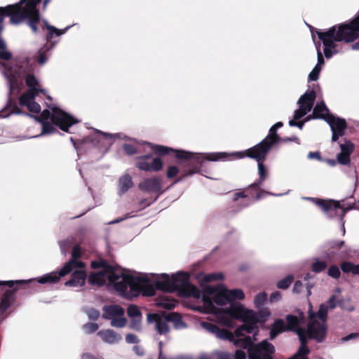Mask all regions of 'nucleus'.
Here are the masks:
<instances>
[{"instance_id":"a878e982","label":"nucleus","mask_w":359,"mask_h":359,"mask_svg":"<svg viewBox=\"0 0 359 359\" xmlns=\"http://www.w3.org/2000/svg\"><path fill=\"white\" fill-rule=\"evenodd\" d=\"M316 98V91L314 90H310L306 91L299 97L298 104L299 106H304V108H306L307 111H311L313 106Z\"/></svg>"},{"instance_id":"72a5a7b5","label":"nucleus","mask_w":359,"mask_h":359,"mask_svg":"<svg viewBox=\"0 0 359 359\" xmlns=\"http://www.w3.org/2000/svg\"><path fill=\"white\" fill-rule=\"evenodd\" d=\"M287 331L285 323L283 319H276L271 325L269 339L273 340L279 334Z\"/></svg>"},{"instance_id":"6e6d98bb","label":"nucleus","mask_w":359,"mask_h":359,"mask_svg":"<svg viewBox=\"0 0 359 359\" xmlns=\"http://www.w3.org/2000/svg\"><path fill=\"white\" fill-rule=\"evenodd\" d=\"M267 299V294L265 292H259L257 294L254 299V303L255 307L259 309L260 306H263Z\"/></svg>"},{"instance_id":"393cba45","label":"nucleus","mask_w":359,"mask_h":359,"mask_svg":"<svg viewBox=\"0 0 359 359\" xmlns=\"http://www.w3.org/2000/svg\"><path fill=\"white\" fill-rule=\"evenodd\" d=\"M162 280L155 281V285L158 290H161L165 292H173L174 285L172 283V278L169 277L167 273H163L161 275Z\"/></svg>"},{"instance_id":"6ab92c4d","label":"nucleus","mask_w":359,"mask_h":359,"mask_svg":"<svg viewBox=\"0 0 359 359\" xmlns=\"http://www.w3.org/2000/svg\"><path fill=\"white\" fill-rule=\"evenodd\" d=\"M345 242L340 240H334L327 241L324 245V248L327 251L325 257L329 259H332L337 255L339 250L345 247Z\"/></svg>"},{"instance_id":"7ed1b4c3","label":"nucleus","mask_w":359,"mask_h":359,"mask_svg":"<svg viewBox=\"0 0 359 359\" xmlns=\"http://www.w3.org/2000/svg\"><path fill=\"white\" fill-rule=\"evenodd\" d=\"M49 108L50 110L44 109L39 116L36 117L39 123H42L50 119L51 122L61 130L69 133V128L79 122L75 117L57 107L50 106Z\"/></svg>"},{"instance_id":"ea45409f","label":"nucleus","mask_w":359,"mask_h":359,"mask_svg":"<svg viewBox=\"0 0 359 359\" xmlns=\"http://www.w3.org/2000/svg\"><path fill=\"white\" fill-rule=\"evenodd\" d=\"M340 267L345 273H352L353 275H359V264H354L350 262H343L341 263Z\"/></svg>"},{"instance_id":"473e14b6","label":"nucleus","mask_w":359,"mask_h":359,"mask_svg":"<svg viewBox=\"0 0 359 359\" xmlns=\"http://www.w3.org/2000/svg\"><path fill=\"white\" fill-rule=\"evenodd\" d=\"M132 177L129 174H125L118 180V192L122 195L126 193L130 188L133 187Z\"/></svg>"},{"instance_id":"f704fd0d","label":"nucleus","mask_w":359,"mask_h":359,"mask_svg":"<svg viewBox=\"0 0 359 359\" xmlns=\"http://www.w3.org/2000/svg\"><path fill=\"white\" fill-rule=\"evenodd\" d=\"M149 145L154 153L159 156L174 154L175 157L176 158V151H180L159 144L149 143Z\"/></svg>"},{"instance_id":"3c124183","label":"nucleus","mask_w":359,"mask_h":359,"mask_svg":"<svg viewBox=\"0 0 359 359\" xmlns=\"http://www.w3.org/2000/svg\"><path fill=\"white\" fill-rule=\"evenodd\" d=\"M316 318L318 317L322 323H326L327 318V306L321 304L317 313H315Z\"/></svg>"},{"instance_id":"412c9836","label":"nucleus","mask_w":359,"mask_h":359,"mask_svg":"<svg viewBox=\"0 0 359 359\" xmlns=\"http://www.w3.org/2000/svg\"><path fill=\"white\" fill-rule=\"evenodd\" d=\"M267 154H265L263 158H252V159L256 160L258 162V172H259V180L252 183L249 186V187L257 189L261 186L262 182L266 180L267 177V170L264 165L263 162L265 161Z\"/></svg>"},{"instance_id":"aec40b11","label":"nucleus","mask_w":359,"mask_h":359,"mask_svg":"<svg viewBox=\"0 0 359 359\" xmlns=\"http://www.w3.org/2000/svg\"><path fill=\"white\" fill-rule=\"evenodd\" d=\"M87 273L85 270L80 269L75 270L71 275V278L65 285L69 287L83 286L86 283Z\"/></svg>"},{"instance_id":"052dcab7","label":"nucleus","mask_w":359,"mask_h":359,"mask_svg":"<svg viewBox=\"0 0 359 359\" xmlns=\"http://www.w3.org/2000/svg\"><path fill=\"white\" fill-rule=\"evenodd\" d=\"M126 318L122 316L113 318L111 321V325L115 327H123L126 324Z\"/></svg>"},{"instance_id":"20e7f679","label":"nucleus","mask_w":359,"mask_h":359,"mask_svg":"<svg viewBox=\"0 0 359 359\" xmlns=\"http://www.w3.org/2000/svg\"><path fill=\"white\" fill-rule=\"evenodd\" d=\"M213 294V301L216 304L219 306H224L227 304H230L226 288L223 285H219L218 287L208 286L204 290L201 297L202 301L205 305L208 306L210 311L211 313L219 315L221 318L224 320V318L228 316L225 312L222 311V309H225L226 308H217L214 306L212 300L210 297V296Z\"/></svg>"},{"instance_id":"a18cd8bd","label":"nucleus","mask_w":359,"mask_h":359,"mask_svg":"<svg viewBox=\"0 0 359 359\" xmlns=\"http://www.w3.org/2000/svg\"><path fill=\"white\" fill-rule=\"evenodd\" d=\"M41 1V0H28L25 6L22 5V9L30 12H39L36 7Z\"/></svg>"},{"instance_id":"680f3d73","label":"nucleus","mask_w":359,"mask_h":359,"mask_svg":"<svg viewBox=\"0 0 359 359\" xmlns=\"http://www.w3.org/2000/svg\"><path fill=\"white\" fill-rule=\"evenodd\" d=\"M327 274L333 278L338 279L341 276V271L337 265H332L328 269Z\"/></svg>"},{"instance_id":"603ef678","label":"nucleus","mask_w":359,"mask_h":359,"mask_svg":"<svg viewBox=\"0 0 359 359\" xmlns=\"http://www.w3.org/2000/svg\"><path fill=\"white\" fill-rule=\"evenodd\" d=\"M340 149L341 153L348 154L351 155L355 149L354 144L350 140H345V142L340 144Z\"/></svg>"},{"instance_id":"58836bf2","label":"nucleus","mask_w":359,"mask_h":359,"mask_svg":"<svg viewBox=\"0 0 359 359\" xmlns=\"http://www.w3.org/2000/svg\"><path fill=\"white\" fill-rule=\"evenodd\" d=\"M257 328V326H254L249 323H243V325L238 327L235 330L234 334L236 337H241L242 336H244V332L251 334L253 332L254 330H255Z\"/></svg>"},{"instance_id":"9d476101","label":"nucleus","mask_w":359,"mask_h":359,"mask_svg":"<svg viewBox=\"0 0 359 359\" xmlns=\"http://www.w3.org/2000/svg\"><path fill=\"white\" fill-rule=\"evenodd\" d=\"M228 317L232 319L241 320L243 323L257 326L258 315L252 310L245 309L239 302H233L225 309H222Z\"/></svg>"},{"instance_id":"ddd939ff","label":"nucleus","mask_w":359,"mask_h":359,"mask_svg":"<svg viewBox=\"0 0 359 359\" xmlns=\"http://www.w3.org/2000/svg\"><path fill=\"white\" fill-rule=\"evenodd\" d=\"M135 166L142 171L158 172L162 170L163 163L161 158H152L149 154L136 157Z\"/></svg>"},{"instance_id":"0eeeda50","label":"nucleus","mask_w":359,"mask_h":359,"mask_svg":"<svg viewBox=\"0 0 359 359\" xmlns=\"http://www.w3.org/2000/svg\"><path fill=\"white\" fill-rule=\"evenodd\" d=\"M118 280L113 283L114 289L123 296L128 295V287H130V293L132 297H137L142 292L144 283L147 282V278L135 277L132 275L118 273Z\"/></svg>"},{"instance_id":"4468645a","label":"nucleus","mask_w":359,"mask_h":359,"mask_svg":"<svg viewBox=\"0 0 359 359\" xmlns=\"http://www.w3.org/2000/svg\"><path fill=\"white\" fill-rule=\"evenodd\" d=\"M339 40H344L346 43L353 42L359 38V23L351 20L349 22L339 24Z\"/></svg>"},{"instance_id":"37998d69","label":"nucleus","mask_w":359,"mask_h":359,"mask_svg":"<svg viewBox=\"0 0 359 359\" xmlns=\"http://www.w3.org/2000/svg\"><path fill=\"white\" fill-rule=\"evenodd\" d=\"M12 57V53L6 50V43L0 39V60L8 61Z\"/></svg>"},{"instance_id":"5701e85b","label":"nucleus","mask_w":359,"mask_h":359,"mask_svg":"<svg viewBox=\"0 0 359 359\" xmlns=\"http://www.w3.org/2000/svg\"><path fill=\"white\" fill-rule=\"evenodd\" d=\"M44 92L45 90L41 88L28 89L19 97V104L22 107H27L31 102L35 100V97L39 93H44Z\"/></svg>"},{"instance_id":"c9c22d12","label":"nucleus","mask_w":359,"mask_h":359,"mask_svg":"<svg viewBox=\"0 0 359 359\" xmlns=\"http://www.w3.org/2000/svg\"><path fill=\"white\" fill-rule=\"evenodd\" d=\"M114 137V135L97 130L95 134V137L93 138L92 140L96 141L97 142L103 141V144L106 148H107L112 144Z\"/></svg>"},{"instance_id":"2f4dec72","label":"nucleus","mask_w":359,"mask_h":359,"mask_svg":"<svg viewBox=\"0 0 359 359\" xmlns=\"http://www.w3.org/2000/svg\"><path fill=\"white\" fill-rule=\"evenodd\" d=\"M103 311V318L105 319H112L113 318L122 316L124 313L123 309L118 305L105 306Z\"/></svg>"},{"instance_id":"bf43d9fd","label":"nucleus","mask_w":359,"mask_h":359,"mask_svg":"<svg viewBox=\"0 0 359 359\" xmlns=\"http://www.w3.org/2000/svg\"><path fill=\"white\" fill-rule=\"evenodd\" d=\"M25 83L29 89L38 88L36 86L39 83L36 77L33 74H27L25 77Z\"/></svg>"},{"instance_id":"79ce46f5","label":"nucleus","mask_w":359,"mask_h":359,"mask_svg":"<svg viewBox=\"0 0 359 359\" xmlns=\"http://www.w3.org/2000/svg\"><path fill=\"white\" fill-rule=\"evenodd\" d=\"M158 290L156 285L155 282L153 285L149 283V280L147 279V282L144 283V287L142 289V295L145 297H153L156 294V291Z\"/></svg>"},{"instance_id":"b1692460","label":"nucleus","mask_w":359,"mask_h":359,"mask_svg":"<svg viewBox=\"0 0 359 359\" xmlns=\"http://www.w3.org/2000/svg\"><path fill=\"white\" fill-rule=\"evenodd\" d=\"M97 335L104 342L110 344L118 343L122 339L121 334L111 329L100 330Z\"/></svg>"},{"instance_id":"f257e3e1","label":"nucleus","mask_w":359,"mask_h":359,"mask_svg":"<svg viewBox=\"0 0 359 359\" xmlns=\"http://www.w3.org/2000/svg\"><path fill=\"white\" fill-rule=\"evenodd\" d=\"M231 156L236 157V153L229 154L226 152H215L203 154L192 153L184 150L176 151V158L182 161L180 165H182L184 169L182 175L175 180L173 184H177L186 177L199 172L205 160L210 161H224L229 159V157Z\"/></svg>"},{"instance_id":"13d9d810","label":"nucleus","mask_w":359,"mask_h":359,"mask_svg":"<svg viewBox=\"0 0 359 359\" xmlns=\"http://www.w3.org/2000/svg\"><path fill=\"white\" fill-rule=\"evenodd\" d=\"M127 314L130 318L141 317V311L136 305H130L127 309Z\"/></svg>"},{"instance_id":"423d86ee","label":"nucleus","mask_w":359,"mask_h":359,"mask_svg":"<svg viewBox=\"0 0 359 359\" xmlns=\"http://www.w3.org/2000/svg\"><path fill=\"white\" fill-rule=\"evenodd\" d=\"M282 140L277 134V129L272 126L269 129L267 136L255 146L242 152L236 153V158H241L245 156L248 158H263L268 154L271 148Z\"/></svg>"},{"instance_id":"c03bdc74","label":"nucleus","mask_w":359,"mask_h":359,"mask_svg":"<svg viewBox=\"0 0 359 359\" xmlns=\"http://www.w3.org/2000/svg\"><path fill=\"white\" fill-rule=\"evenodd\" d=\"M9 110V114H20L22 113V110L18 107L15 101L12 98H9L7 104L5 107V111Z\"/></svg>"},{"instance_id":"1a4fd4ad","label":"nucleus","mask_w":359,"mask_h":359,"mask_svg":"<svg viewBox=\"0 0 359 359\" xmlns=\"http://www.w3.org/2000/svg\"><path fill=\"white\" fill-rule=\"evenodd\" d=\"M311 200L327 214L328 217L331 218L339 217L341 220H343L347 212L355 208V204L344 208L341 205L339 201L332 199L325 200L313 198Z\"/></svg>"},{"instance_id":"39448f33","label":"nucleus","mask_w":359,"mask_h":359,"mask_svg":"<svg viewBox=\"0 0 359 359\" xmlns=\"http://www.w3.org/2000/svg\"><path fill=\"white\" fill-rule=\"evenodd\" d=\"M235 345L248 349L249 359H273L276 351L274 346L266 340L253 344L249 336L236 340Z\"/></svg>"},{"instance_id":"cd10ccee","label":"nucleus","mask_w":359,"mask_h":359,"mask_svg":"<svg viewBox=\"0 0 359 359\" xmlns=\"http://www.w3.org/2000/svg\"><path fill=\"white\" fill-rule=\"evenodd\" d=\"M69 27H70L69 26L63 29H58L54 26L49 25L47 21H44V27H43V29L46 28L48 31V33L46 36V41L50 42L52 45H54L56 42L52 41L53 36H61L62 34H65Z\"/></svg>"},{"instance_id":"e2e57ef3","label":"nucleus","mask_w":359,"mask_h":359,"mask_svg":"<svg viewBox=\"0 0 359 359\" xmlns=\"http://www.w3.org/2000/svg\"><path fill=\"white\" fill-rule=\"evenodd\" d=\"M350 156L351 155H349L348 154L340 152L339 154H337V156L338 163L344 165L349 164L351 162Z\"/></svg>"},{"instance_id":"864d4df0","label":"nucleus","mask_w":359,"mask_h":359,"mask_svg":"<svg viewBox=\"0 0 359 359\" xmlns=\"http://www.w3.org/2000/svg\"><path fill=\"white\" fill-rule=\"evenodd\" d=\"M293 280H294L293 276L288 275L285 278H284L283 279L279 280L277 283V287L279 289H283V290L287 289L291 285V283H292Z\"/></svg>"},{"instance_id":"774afa93","label":"nucleus","mask_w":359,"mask_h":359,"mask_svg":"<svg viewBox=\"0 0 359 359\" xmlns=\"http://www.w3.org/2000/svg\"><path fill=\"white\" fill-rule=\"evenodd\" d=\"M158 359H192L191 356L188 355H179L177 356H172L168 358L166 355L163 354L162 349L160 347L159 354Z\"/></svg>"},{"instance_id":"4c0bfd02","label":"nucleus","mask_w":359,"mask_h":359,"mask_svg":"<svg viewBox=\"0 0 359 359\" xmlns=\"http://www.w3.org/2000/svg\"><path fill=\"white\" fill-rule=\"evenodd\" d=\"M180 294L184 297H194L196 299L200 298L201 295L200 290L196 286L190 283V282L185 286V288Z\"/></svg>"},{"instance_id":"dca6fc26","label":"nucleus","mask_w":359,"mask_h":359,"mask_svg":"<svg viewBox=\"0 0 359 359\" xmlns=\"http://www.w3.org/2000/svg\"><path fill=\"white\" fill-rule=\"evenodd\" d=\"M162 181L161 177L156 176L146 178L139 184L138 187L143 191L161 194L163 193L161 186Z\"/></svg>"},{"instance_id":"c85d7f7f","label":"nucleus","mask_w":359,"mask_h":359,"mask_svg":"<svg viewBox=\"0 0 359 359\" xmlns=\"http://www.w3.org/2000/svg\"><path fill=\"white\" fill-rule=\"evenodd\" d=\"M108 272H92L88 277V283L91 285L100 287L106 283V278L108 279Z\"/></svg>"},{"instance_id":"c756f323","label":"nucleus","mask_w":359,"mask_h":359,"mask_svg":"<svg viewBox=\"0 0 359 359\" xmlns=\"http://www.w3.org/2000/svg\"><path fill=\"white\" fill-rule=\"evenodd\" d=\"M328 114H331L329 112V109L325 105L323 101L320 103H317L315 107L313 108L312 115L311 116V118L314 119H323L325 121L327 120V116Z\"/></svg>"},{"instance_id":"9b49d317","label":"nucleus","mask_w":359,"mask_h":359,"mask_svg":"<svg viewBox=\"0 0 359 359\" xmlns=\"http://www.w3.org/2000/svg\"><path fill=\"white\" fill-rule=\"evenodd\" d=\"M319 39L323 41L324 45V54L326 58H330L333 52L332 49H335L337 45L335 42H344V40H339L338 35L340 34L339 25H334L326 32L316 31Z\"/></svg>"},{"instance_id":"0e129e2a","label":"nucleus","mask_w":359,"mask_h":359,"mask_svg":"<svg viewBox=\"0 0 359 359\" xmlns=\"http://www.w3.org/2000/svg\"><path fill=\"white\" fill-rule=\"evenodd\" d=\"M83 328L86 333L92 334L98 330L99 325L95 323H88L83 325Z\"/></svg>"},{"instance_id":"49530a36","label":"nucleus","mask_w":359,"mask_h":359,"mask_svg":"<svg viewBox=\"0 0 359 359\" xmlns=\"http://www.w3.org/2000/svg\"><path fill=\"white\" fill-rule=\"evenodd\" d=\"M42 132L41 135L52 134L55 133H59L55 125L52 122L46 121L42 123Z\"/></svg>"},{"instance_id":"69168bd1","label":"nucleus","mask_w":359,"mask_h":359,"mask_svg":"<svg viewBox=\"0 0 359 359\" xmlns=\"http://www.w3.org/2000/svg\"><path fill=\"white\" fill-rule=\"evenodd\" d=\"M321 71V67L319 65H316L313 70L310 72L309 75V81H317L319 78V74Z\"/></svg>"},{"instance_id":"09e8293b","label":"nucleus","mask_w":359,"mask_h":359,"mask_svg":"<svg viewBox=\"0 0 359 359\" xmlns=\"http://www.w3.org/2000/svg\"><path fill=\"white\" fill-rule=\"evenodd\" d=\"M257 314L258 315V323H264L271 315V311L268 308L262 307L258 309Z\"/></svg>"},{"instance_id":"f03ea898","label":"nucleus","mask_w":359,"mask_h":359,"mask_svg":"<svg viewBox=\"0 0 359 359\" xmlns=\"http://www.w3.org/2000/svg\"><path fill=\"white\" fill-rule=\"evenodd\" d=\"M71 255V259L59 271H53L43 275L37 279V283L40 284H55L60 281L62 277L70 273L74 269H83L85 264L78 260L81 257V248L79 245L74 246Z\"/></svg>"},{"instance_id":"4be33fe9","label":"nucleus","mask_w":359,"mask_h":359,"mask_svg":"<svg viewBox=\"0 0 359 359\" xmlns=\"http://www.w3.org/2000/svg\"><path fill=\"white\" fill-rule=\"evenodd\" d=\"M325 121L330 125L332 130L344 133L347 128L345 119L334 116L333 114H328Z\"/></svg>"},{"instance_id":"e433bc0d","label":"nucleus","mask_w":359,"mask_h":359,"mask_svg":"<svg viewBox=\"0 0 359 359\" xmlns=\"http://www.w3.org/2000/svg\"><path fill=\"white\" fill-rule=\"evenodd\" d=\"M285 320L287 331H292L296 333L299 330L302 329V327H299V320L296 316L291 314L287 315Z\"/></svg>"},{"instance_id":"6e6552de","label":"nucleus","mask_w":359,"mask_h":359,"mask_svg":"<svg viewBox=\"0 0 359 359\" xmlns=\"http://www.w3.org/2000/svg\"><path fill=\"white\" fill-rule=\"evenodd\" d=\"M24 4V0H21L18 4L10 5L11 7L9 11L10 20L13 24H18L24 19L28 20V25L34 33L38 32V24L40 20L39 12H30L23 11L22 9V4Z\"/></svg>"},{"instance_id":"7c9ffc66","label":"nucleus","mask_w":359,"mask_h":359,"mask_svg":"<svg viewBox=\"0 0 359 359\" xmlns=\"http://www.w3.org/2000/svg\"><path fill=\"white\" fill-rule=\"evenodd\" d=\"M296 334L298 335L300 341V346L297 350L298 354L300 353L309 354L311 351L307 346L308 339H309V332L305 328H302L299 330Z\"/></svg>"},{"instance_id":"a211bd4d","label":"nucleus","mask_w":359,"mask_h":359,"mask_svg":"<svg viewBox=\"0 0 359 359\" xmlns=\"http://www.w3.org/2000/svg\"><path fill=\"white\" fill-rule=\"evenodd\" d=\"M171 278L172 283L174 285V291H178L180 294H181L189 282V275L183 271H180L172 275Z\"/></svg>"},{"instance_id":"8fccbe9b","label":"nucleus","mask_w":359,"mask_h":359,"mask_svg":"<svg viewBox=\"0 0 359 359\" xmlns=\"http://www.w3.org/2000/svg\"><path fill=\"white\" fill-rule=\"evenodd\" d=\"M32 280L29 281L19 280H7V281H0V285H6L10 288L13 287L15 285L20 287L24 285H26L30 282H32Z\"/></svg>"},{"instance_id":"5fc2aeb1","label":"nucleus","mask_w":359,"mask_h":359,"mask_svg":"<svg viewBox=\"0 0 359 359\" xmlns=\"http://www.w3.org/2000/svg\"><path fill=\"white\" fill-rule=\"evenodd\" d=\"M165 320L168 322H173L177 326L180 323H182V317L177 313H170L165 316Z\"/></svg>"},{"instance_id":"2eb2a0df","label":"nucleus","mask_w":359,"mask_h":359,"mask_svg":"<svg viewBox=\"0 0 359 359\" xmlns=\"http://www.w3.org/2000/svg\"><path fill=\"white\" fill-rule=\"evenodd\" d=\"M92 269H100V271L108 272V281L112 285L113 283L118 280V273L115 266L109 264L105 259H100L98 260L92 261L90 263Z\"/></svg>"},{"instance_id":"a19ab883","label":"nucleus","mask_w":359,"mask_h":359,"mask_svg":"<svg viewBox=\"0 0 359 359\" xmlns=\"http://www.w3.org/2000/svg\"><path fill=\"white\" fill-rule=\"evenodd\" d=\"M226 292L229 295V299L230 301V304L233 302H236V299L242 300L245 298V294L243 290L240 289H234V290H228L226 289Z\"/></svg>"},{"instance_id":"bb28decb","label":"nucleus","mask_w":359,"mask_h":359,"mask_svg":"<svg viewBox=\"0 0 359 359\" xmlns=\"http://www.w3.org/2000/svg\"><path fill=\"white\" fill-rule=\"evenodd\" d=\"M17 288L7 290L1 298L0 310L6 311L15 300Z\"/></svg>"},{"instance_id":"f3484780","label":"nucleus","mask_w":359,"mask_h":359,"mask_svg":"<svg viewBox=\"0 0 359 359\" xmlns=\"http://www.w3.org/2000/svg\"><path fill=\"white\" fill-rule=\"evenodd\" d=\"M196 359H231L230 355L224 351H215L210 353H203ZM234 359H246V353L243 350H236Z\"/></svg>"},{"instance_id":"f8f14e48","label":"nucleus","mask_w":359,"mask_h":359,"mask_svg":"<svg viewBox=\"0 0 359 359\" xmlns=\"http://www.w3.org/2000/svg\"><path fill=\"white\" fill-rule=\"evenodd\" d=\"M309 321L306 329L309 332V338L316 340L318 343L323 342L327 335V327L326 323H322L316 318L315 312L309 313Z\"/></svg>"},{"instance_id":"4d7b16f0","label":"nucleus","mask_w":359,"mask_h":359,"mask_svg":"<svg viewBox=\"0 0 359 359\" xmlns=\"http://www.w3.org/2000/svg\"><path fill=\"white\" fill-rule=\"evenodd\" d=\"M327 264L325 261L316 260L311 265V270L315 273H320L327 268Z\"/></svg>"},{"instance_id":"338daca9","label":"nucleus","mask_w":359,"mask_h":359,"mask_svg":"<svg viewBox=\"0 0 359 359\" xmlns=\"http://www.w3.org/2000/svg\"><path fill=\"white\" fill-rule=\"evenodd\" d=\"M224 278V276L222 273H212L206 275L204 277V280L205 282H212L215 280H219Z\"/></svg>"},{"instance_id":"de8ad7c7","label":"nucleus","mask_w":359,"mask_h":359,"mask_svg":"<svg viewBox=\"0 0 359 359\" xmlns=\"http://www.w3.org/2000/svg\"><path fill=\"white\" fill-rule=\"evenodd\" d=\"M168 321L163 320L162 318L156 323V329L158 334H165L169 332V326L167 323Z\"/></svg>"}]
</instances>
